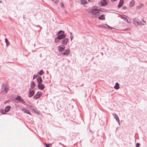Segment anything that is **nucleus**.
I'll list each match as a JSON object with an SVG mask.
<instances>
[{
    "instance_id": "f257e3e1",
    "label": "nucleus",
    "mask_w": 147,
    "mask_h": 147,
    "mask_svg": "<svg viewBox=\"0 0 147 147\" xmlns=\"http://www.w3.org/2000/svg\"><path fill=\"white\" fill-rule=\"evenodd\" d=\"M9 90V88L5 83L2 84L1 88V93L3 95L6 94Z\"/></svg>"
},
{
    "instance_id": "f03ea898",
    "label": "nucleus",
    "mask_w": 147,
    "mask_h": 147,
    "mask_svg": "<svg viewBox=\"0 0 147 147\" xmlns=\"http://www.w3.org/2000/svg\"><path fill=\"white\" fill-rule=\"evenodd\" d=\"M57 35L58 36V38H59L61 40L65 38L66 36V34H65V32L61 30L58 32L57 33Z\"/></svg>"
},
{
    "instance_id": "7ed1b4c3",
    "label": "nucleus",
    "mask_w": 147,
    "mask_h": 147,
    "mask_svg": "<svg viewBox=\"0 0 147 147\" xmlns=\"http://www.w3.org/2000/svg\"><path fill=\"white\" fill-rule=\"evenodd\" d=\"M57 35L58 36V38H59L61 40L65 38L66 36V34H65V32L61 30L58 32L57 33Z\"/></svg>"
},
{
    "instance_id": "20e7f679",
    "label": "nucleus",
    "mask_w": 147,
    "mask_h": 147,
    "mask_svg": "<svg viewBox=\"0 0 147 147\" xmlns=\"http://www.w3.org/2000/svg\"><path fill=\"white\" fill-rule=\"evenodd\" d=\"M133 22L136 27L138 26L139 25H144L142 23L140 20L136 18H135L134 19Z\"/></svg>"
},
{
    "instance_id": "39448f33",
    "label": "nucleus",
    "mask_w": 147,
    "mask_h": 147,
    "mask_svg": "<svg viewBox=\"0 0 147 147\" xmlns=\"http://www.w3.org/2000/svg\"><path fill=\"white\" fill-rule=\"evenodd\" d=\"M108 4L107 0H102L98 3V5H100L102 6H106Z\"/></svg>"
},
{
    "instance_id": "423d86ee",
    "label": "nucleus",
    "mask_w": 147,
    "mask_h": 147,
    "mask_svg": "<svg viewBox=\"0 0 147 147\" xmlns=\"http://www.w3.org/2000/svg\"><path fill=\"white\" fill-rule=\"evenodd\" d=\"M89 12L92 14H94V18H97V14L100 13L98 10H90Z\"/></svg>"
},
{
    "instance_id": "0eeeda50",
    "label": "nucleus",
    "mask_w": 147,
    "mask_h": 147,
    "mask_svg": "<svg viewBox=\"0 0 147 147\" xmlns=\"http://www.w3.org/2000/svg\"><path fill=\"white\" fill-rule=\"evenodd\" d=\"M42 95V93L40 92H38L34 96L33 98L35 100L39 98Z\"/></svg>"
},
{
    "instance_id": "6e6552de",
    "label": "nucleus",
    "mask_w": 147,
    "mask_h": 147,
    "mask_svg": "<svg viewBox=\"0 0 147 147\" xmlns=\"http://www.w3.org/2000/svg\"><path fill=\"white\" fill-rule=\"evenodd\" d=\"M69 41V39L67 38H64L63 39V40H62L61 44H62L63 45H66L68 42Z\"/></svg>"
},
{
    "instance_id": "1a4fd4ad",
    "label": "nucleus",
    "mask_w": 147,
    "mask_h": 147,
    "mask_svg": "<svg viewBox=\"0 0 147 147\" xmlns=\"http://www.w3.org/2000/svg\"><path fill=\"white\" fill-rule=\"evenodd\" d=\"M58 51L59 52H63L65 49V47L63 45L59 46L58 47Z\"/></svg>"
},
{
    "instance_id": "9d476101",
    "label": "nucleus",
    "mask_w": 147,
    "mask_h": 147,
    "mask_svg": "<svg viewBox=\"0 0 147 147\" xmlns=\"http://www.w3.org/2000/svg\"><path fill=\"white\" fill-rule=\"evenodd\" d=\"M37 86L38 88L41 90H43L45 88L44 85L42 83L38 84Z\"/></svg>"
},
{
    "instance_id": "9b49d317",
    "label": "nucleus",
    "mask_w": 147,
    "mask_h": 147,
    "mask_svg": "<svg viewBox=\"0 0 147 147\" xmlns=\"http://www.w3.org/2000/svg\"><path fill=\"white\" fill-rule=\"evenodd\" d=\"M127 18H129L128 17L125 15H122L121 16V19H123L124 21L128 23H129V22L128 21Z\"/></svg>"
},
{
    "instance_id": "f8f14e48",
    "label": "nucleus",
    "mask_w": 147,
    "mask_h": 147,
    "mask_svg": "<svg viewBox=\"0 0 147 147\" xmlns=\"http://www.w3.org/2000/svg\"><path fill=\"white\" fill-rule=\"evenodd\" d=\"M114 118L115 119L116 121L120 125V120L119 119V117L117 115L115 114H113V115Z\"/></svg>"
},
{
    "instance_id": "ddd939ff",
    "label": "nucleus",
    "mask_w": 147,
    "mask_h": 147,
    "mask_svg": "<svg viewBox=\"0 0 147 147\" xmlns=\"http://www.w3.org/2000/svg\"><path fill=\"white\" fill-rule=\"evenodd\" d=\"M37 80L38 84L42 83V80L41 76H38L37 78Z\"/></svg>"
},
{
    "instance_id": "4468645a",
    "label": "nucleus",
    "mask_w": 147,
    "mask_h": 147,
    "mask_svg": "<svg viewBox=\"0 0 147 147\" xmlns=\"http://www.w3.org/2000/svg\"><path fill=\"white\" fill-rule=\"evenodd\" d=\"M34 93L35 92L34 90H32L31 91H29L28 96L29 98H30L34 95Z\"/></svg>"
},
{
    "instance_id": "2eb2a0df",
    "label": "nucleus",
    "mask_w": 147,
    "mask_h": 147,
    "mask_svg": "<svg viewBox=\"0 0 147 147\" xmlns=\"http://www.w3.org/2000/svg\"><path fill=\"white\" fill-rule=\"evenodd\" d=\"M70 50L69 49H67L64 51L63 54L64 55H68L70 53Z\"/></svg>"
},
{
    "instance_id": "dca6fc26",
    "label": "nucleus",
    "mask_w": 147,
    "mask_h": 147,
    "mask_svg": "<svg viewBox=\"0 0 147 147\" xmlns=\"http://www.w3.org/2000/svg\"><path fill=\"white\" fill-rule=\"evenodd\" d=\"M123 0H120V1L118 5V8H120L123 5Z\"/></svg>"
},
{
    "instance_id": "f3484780",
    "label": "nucleus",
    "mask_w": 147,
    "mask_h": 147,
    "mask_svg": "<svg viewBox=\"0 0 147 147\" xmlns=\"http://www.w3.org/2000/svg\"><path fill=\"white\" fill-rule=\"evenodd\" d=\"M28 107L30 108L31 110L34 111V112L36 113H38V111H36L34 108L31 105H28Z\"/></svg>"
},
{
    "instance_id": "a211bd4d",
    "label": "nucleus",
    "mask_w": 147,
    "mask_h": 147,
    "mask_svg": "<svg viewBox=\"0 0 147 147\" xmlns=\"http://www.w3.org/2000/svg\"><path fill=\"white\" fill-rule=\"evenodd\" d=\"M22 111H24L25 113H27L30 115H31V113L29 111L27 110L26 109L24 108H22Z\"/></svg>"
},
{
    "instance_id": "6ab92c4d",
    "label": "nucleus",
    "mask_w": 147,
    "mask_h": 147,
    "mask_svg": "<svg viewBox=\"0 0 147 147\" xmlns=\"http://www.w3.org/2000/svg\"><path fill=\"white\" fill-rule=\"evenodd\" d=\"M135 1L134 0H131L129 3V6L130 7H133L134 5Z\"/></svg>"
},
{
    "instance_id": "aec40b11",
    "label": "nucleus",
    "mask_w": 147,
    "mask_h": 147,
    "mask_svg": "<svg viewBox=\"0 0 147 147\" xmlns=\"http://www.w3.org/2000/svg\"><path fill=\"white\" fill-rule=\"evenodd\" d=\"M11 107L10 106H7L5 107V113L8 112L10 110Z\"/></svg>"
},
{
    "instance_id": "412c9836",
    "label": "nucleus",
    "mask_w": 147,
    "mask_h": 147,
    "mask_svg": "<svg viewBox=\"0 0 147 147\" xmlns=\"http://www.w3.org/2000/svg\"><path fill=\"white\" fill-rule=\"evenodd\" d=\"M22 98H21V97L19 96V95H17L16 97L15 98V99L18 101L20 102L21 100H22Z\"/></svg>"
},
{
    "instance_id": "4be33fe9",
    "label": "nucleus",
    "mask_w": 147,
    "mask_h": 147,
    "mask_svg": "<svg viewBox=\"0 0 147 147\" xmlns=\"http://www.w3.org/2000/svg\"><path fill=\"white\" fill-rule=\"evenodd\" d=\"M114 88L116 89H118L119 88V84L117 82L116 83Z\"/></svg>"
},
{
    "instance_id": "5701e85b",
    "label": "nucleus",
    "mask_w": 147,
    "mask_h": 147,
    "mask_svg": "<svg viewBox=\"0 0 147 147\" xmlns=\"http://www.w3.org/2000/svg\"><path fill=\"white\" fill-rule=\"evenodd\" d=\"M35 85V84L34 82L32 81L31 84L30 85L31 88H34V86Z\"/></svg>"
},
{
    "instance_id": "b1692460",
    "label": "nucleus",
    "mask_w": 147,
    "mask_h": 147,
    "mask_svg": "<svg viewBox=\"0 0 147 147\" xmlns=\"http://www.w3.org/2000/svg\"><path fill=\"white\" fill-rule=\"evenodd\" d=\"M60 40L61 39H60L59 38H58V37L57 36L55 38L54 42L56 43H58L59 42V40Z\"/></svg>"
},
{
    "instance_id": "393cba45",
    "label": "nucleus",
    "mask_w": 147,
    "mask_h": 147,
    "mask_svg": "<svg viewBox=\"0 0 147 147\" xmlns=\"http://www.w3.org/2000/svg\"><path fill=\"white\" fill-rule=\"evenodd\" d=\"M98 18L100 20H105V18L104 17V15L103 14H102L100 16H99Z\"/></svg>"
},
{
    "instance_id": "a878e982",
    "label": "nucleus",
    "mask_w": 147,
    "mask_h": 147,
    "mask_svg": "<svg viewBox=\"0 0 147 147\" xmlns=\"http://www.w3.org/2000/svg\"><path fill=\"white\" fill-rule=\"evenodd\" d=\"M98 7L96 6H93L92 8V9L91 10H93V11L98 10V9H97Z\"/></svg>"
},
{
    "instance_id": "bb28decb",
    "label": "nucleus",
    "mask_w": 147,
    "mask_h": 147,
    "mask_svg": "<svg viewBox=\"0 0 147 147\" xmlns=\"http://www.w3.org/2000/svg\"><path fill=\"white\" fill-rule=\"evenodd\" d=\"M44 73V72L43 71L42 69H41L40 71L38 72L37 74L38 75H42Z\"/></svg>"
},
{
    "instance_id": "cd10ccee",
    "label": "nucleus",
    "mask_w": 147,
    "mask_h": 147,
    "mask_svg": "<svg viewBox=\"0 0 147 147\" xmlns=\"http://www.w3.org/2000/svg\"><path fill=\"white\" fill-rule=\"evenodd\" d=\"M81 2L82 4L84 5L88 3L86 0H81Z\"/></svg>"
},
{
    "instance_id": "c85d7f7f",
    "label": "nucleus",
    "mask_w": 147,
    "mask_h": 147,
    "mask_svg": "<svg viewBox=\"0 0 147 147\" xmlns=\"http://www.w3.org/2000/svg\"><path fill=\"white\" fill-rule=\"evenodd\" d=\"M5 41L6 44L7 46H8L9 45V42L7 38H5Z\"/></svg>"
},
{
    "instance_id": "c756f323",
    "label": "nucleus",
    "mask_w": 147,
    "mask_h": 147,
    "mask_svg": "<svg viewBox=\"0 0 147 147\" xmlns=\"http://www.w3.org/2000/svg\"><path fill=\"white\" fill-rule=\"evenodd\" d=\"M98 10L99 11H100L102 12H105L107 11L106 9H102L101 8L98 9Z\"/></svg>"
},
{
    "instance_id": "7c9ffc66",
    "label": "nucleus",
    "mask_w": 147,
    "mask_h": 147,
    "mask_svg": "<svg viewBox=\"0 0 147 147\" xmlns=\"http://www.w3.org/2000/svg\"><path fill=\"white\" fill-rule=\"evenodd\" d=\"M20 102H21L22 103L25 105H27V104L22 99V100H21Z\"/></svg>"
},
{
    "instance_id": "2f4dec72",
    "label": "nucleus",
    "mask_w": 147,
    "mask_h": 147,
    "mask_svg": "<svg viewBox=\"0 0 147 147\" xmlns=\"http://www.w3.org/2000/svg\"><path fill=\"white\" fill-rule=\"evenodd\" d=\"M106 25L107 26V28L108 29H110V30H111L113 28V27L109 26L107 24H106Z\"/></svg>"
},
{
    "instance_id": "473e14b6",
    "label": "nucleus",
    "mask_w": 147,
    "mask_h": 147,
    "mask_svg": "<svg viewBox=\"0 0 147 147\" xmlns=\"http://www.w3.org/2000/svg\"><path fill=\"white\" fill-rule=\"evenodd\" d=\"M38 77V75L37 74V75H34L33 76V79H35L36 77Z\"/></svg>"
},
{
    "instance_id": "72a5a7b5",
    "label": "nucleus",
    "mask_w": 147,
    "mask_h": 147,
    "mask_svg": "<svg viewBox=\"0 0 147 147\" xmlns=\"http://www.w3.org/2000/svg\"><path fill=\"white\" fill-rule=\"evenodd\" d=\"M45 145L46 147H51L50 146L51 145V144H47L45 143Z\"/></svg>"
},
{
    "instance_id": "f704fd0d",
    "label": "nucleus",
    "mask_w": 147,
    "mask_h": 147,
    "mask_svg": "<svg viewBox=\"0 0 147 147\" xmlns=\"http://www.w3.org/2000/svg\"><path fill=\"white\" fill-rule=\"evenodd\" d=\"M102 28H107V26H106V24L105 25H102Z\"/></svg>"
},
{
    "instance_id": "c9c22d12",
    "label": "nucleus",
    "mask_w": 147,
    "mask_h": 147,
    "mask_svg": "<svg viewBox=\"0 0 147 147\" xmlns=\"http://www.w3.org/2000/svg\"><path fill=\"white\" fill-rule=\"evenodd\" d=\"M0 112L2 114H5V113L4 112V110H1L0 111Z\"/></svg>"
},
{
    "instance_id": "e433bc0d",
    "label": "nucleus",
    "mask_w": 147,
    "mask_h": 147,
    "mask_svg": "<svg viewBox=\"0 0 147 147\" xmlns=\"http://www.w3.org/2000/svg\"><path fill=\"white\" fill-rule=\"evenodd\" d=\"M140 146V143H137L136 144V147H139Z\"/></svg>"
},
{
    "instance_id": "4c0bfd02",
    "label": "nucleus",
    "mask_w": 147,
    "mask_h": 147,
    "mask_svg": "<svg viewBox=\"0 0 147 147\" xmlns=\"http://www.w3.org/2000/svg\"><path fill=\"white\" fill-rule=\"evenodd\" d=\"M122 9L123 10H126L127 9V7L125 6H123L122 7Z\"/></svg>"
},
{
    "instance_id": "58836bf2",
    "label": "nucleus",
    "mask_w": 147,
    "mask_h": 147,
    "mask_svg": "<svg viewBox=\"0 0 147 147\" xmlns=\"http://www.w3.org/2000/svg\"><path fill=\"white\" fill-rule=\"evenodd\" d=\"M144 4L143 3H140V7H141V8L143 6Z\"/></svg>"
},
{
    "instance_id": "ea45409f",
    "label": "nucleus",
    "mask_w": 147,
    "mask_h": 147,
    "mask_svg": "<svg viewBox=\"0 0 147 147\" xmlns=\"http://www.w3.org/2000/svg\"><path fill=\"white\" fill-rule=\"evenodd\" d=\"M74 36L73 35L70 36V38H71V41H72L74 38Z\"/></svg>"
},
{
    "instance_id": "a19ab883",
    "label": "nucleus",
    "mask_w": 147,
    "mask_h": 147,
    "mask_svg": "<svg viewBox=\"0 0 147 147\" xmlns=\"http://www.w3.org/2000/svg\"><path fill=\"white\" fill-rule=\"evenodd\" d=\"M141 8V7H140V6H138L136 7L137 9H139Z\"/></svg>"
},
{
    "instance_id": "79ce46f5",
    "label": "nucleus",
    "mask_w": 147,
    "mask_h": 147,
    "mask_svg": "<svg viewBox=\"0 0 147 147\" xmlns=\"http://www.w3.org/2000/svg\"><path fill=\"white\" fill-rule=\"evenodd\" d=\"M97 27L98 28H99V27L102 28V25H98Z\"/></svg>"
},
{
    "instance_id": "37998d69",
    "label": "nucleus",
    "mask_w": 147,
    "mask_h": 147,
    "mask_svg": "<svg viewBox=\"0 0 147 147\" xmlns=\"http://www.w3.org/2000/svg\"><path fill=\"white\" fill-rule=\"evenodd\" d=\"M117 0H110V1H111V2H113L115 1H116Z\"/></svg>"
},
{
    "instance_id": "c03bdc74",
    "label": "nucleus",
    "mask_w": 147,
    "mask_h": 147,
    "mask_svg": "<svg viewBox=\"0 0 147 147\" xmlns=\"http://www.w3.org/2000/svg\"><path fill=\"white\" fill-rule=\"evenodd\" d=\"M61 4V6L62 7H64V5L63 4V3H60Z\"/></svg>"
},
{
    "instance_id": "a18cd8bd",
    "label": "nucleus",
    "mask_w": 147,
    "mask_h": 147,
    "mask_svg": "<svg viewBox=\"0 0 147 147\" xmlns=\"http://www.w3.org/2000/svg\"><path fill=\"white\" fill-rule=\"evenodd\" d=\"M142 21L143 22H144L145 23H146V22H145V21L144 20V19H142Z\"/></svg>"
},
{
    "instance_id": "49530a36",
    "label": "nucleus",
    "mask_w": 147,
    "mask_h": 147,
    "mask_svg": "<svg viewBox=\"0 0 147 147\" xmlns=\"http://www.w3.org/2000/svg\"><path fill=\"white\" fill-rule=\"evenodd\" d=\"M33 88H31V87H30V88L29 89V91H31L32 90H31L32 89H33Z\"/></svg>"
},
{
    "instance_id": "de8ad7c7",
    "label": "nucleus",
    "mask_w": 147,
    "mask_h": 147,
    "mask_svg": "<svg viewBox=\"0 0 147 147\" xmlns=\"http://www.w3.org/2000/svg\"><path fill=\"white\" fill-rule=\"evenodd\" d=\"M89 130V131H90V132H92V133H93V131H92L90 129Z\"/></svg>"
},
{
    "instance_id": "09e8293b",
    "label": "nucleus",
    "mask_w": 147,
    "mask_h": 147,
    "mask_svg": "<svg viewBox=\"0 0 147 147\" xmlns=\"http://www.w3.org/2000/svg\"><path fill=\"white\" fill-rule=\"evenodd\" d=\"M70 36L73 35H72V33L71 32H70Z\"/></svg>"
},
{
    "instance_id": "8fccbe9b",
    "label": "nucleus",
    "mask_w": 147,
    "mask_h": 147,
    "mask_svg": "<svg viewBox=\"0 0 147 147\" xmlns=\"http://www.w3.org/2000/svg\"><path fill=\"white\" fill-rule=\"evenodd\" d=\"M88 1L90 2H92V0H88Z\"/></svg>"
},
{
    "instance_id": "3c124183",
    "label": "nucleus",
    "mask_w": 147,
    "mask_h": 147,
    "mask_svg": "<svg viewBox=\"0 0 147 147\" xmlns=\"http://www.w3.org/2000/svg\"><path fill=\"white\" fill-rule=\"evenodd\" d=\"M2 3V1L1 0H0V3Z\"/></svg>"
},
{
    "instance_id": "603ef678",
    "label": "nucleus",
    "mask_w": 147,
    "mask_h": 147,
    "mask_svg": "<svg viewBox=\"0 0 147 147\" xmlns=\"http://www.w3.org/2000/svg\"><path fill=\"white\" fill-rule=\"evenodd\" d=\"M128 29V28L126 29L125 30H127Z\"/></svg>"
},
{
    "instance_id": "864d4df0",
    "label": "nucleus",
    "mask_w": 147,
    "mask_h": 147,
    "mask_svg": "<svg viewBox=\"0 0 147 147\" xmlns=\"http://www.w3.org/2000/svg\"><path fill=\"white\" fill-rule=\"evenodd\" d=\"M86 94H85V97H86Z\"/></svg>"
},
{
    "instance_id": "5fc2aeb1",
    "label": "nucleus",
    "mask_w": 147,
    "mask_h": 147,
    "mask_svg": "<svg viewBox=\"0 0 147 147\" xmlns=\"http://www.w3.org/2000/svg\"><path fill=\"white\" fill-rule=\"evenodd\" d=\"M61 34V32L59 34Z\"/></svg>"
},
{
    "instance_id": "6e6d98bb",
    "label": "nucleus",
    "mask_w": 147,
    "mask_h": 147,
    "mask_svg": "<svg viewBox=\"0 0 147 147\" xmlns=\"http://www.w3.org/2000/svg\"><path fill=\"white\" fill-rule=\"evenodd\" d=\"M6 102H5V104Z\"/></svg>"
}]
</instances>
